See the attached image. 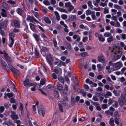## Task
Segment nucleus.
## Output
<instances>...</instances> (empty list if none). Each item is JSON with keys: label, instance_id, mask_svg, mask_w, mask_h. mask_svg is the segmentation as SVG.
<instances>
[{"label": "nucleus", "instance_id": "obj_3", "mask_svg": "<svg viewBox=\"0 0 126 126\" xmlns=\"http://www.w3.org/2000/svg\"><path fill=\"white\" fill-rule=\"evenodd\" d=\"M10 66L11 67H10V69L13 73L17 76L20 75V72L19 71L15 68L13 66L11 65Z\"/></svg>", "mask_w": 126, "mask_h": 126}, {"label": "nucleus", "instance_id": "obj_58", "mask_svg": "<svg viewBox=\"0 0 126 126\" xmlns=\"http://www.w3.org/2000/svg\"><path fill=\"white\" fill-rule=\"evenodd\" d=\"M92 99L94 101H96L98 100V98L95 95L94 96H93Z\"/></svg>", "mask_w": 126, "mask_h": 126}, {"label": "nucleus", "instance_id": "obj_8", "mask_svg": "<svg viewBox=\"0 0 126 126\" xmlns=\"http://www.w3.org/2000/svg\"><path fill=\"white\" fill-rule=\"evenodd\" d=\"M29 25L31 29L33 32H37L38 31L36 28L35 25L31 23H30Z\"/></svg>", "mask_w": 126, "mask_h": 126}, {"label": "nucleus", "instance_id": "obj_63", "mask_svg": "<svg viewBox=\"0 0 126 126\" xmlns=\"http://www.w3.org/2000/svg\"><path fill=\"white\" fill-rule=\"evenodd\" d=\"M92 19L93 20H96V18L94 14H93L91 15Z\"/></svg>", "mask_w": 126, "mask_h": 126}, {"label": "nucleus", "instance_id": "obj_50", "mask_svg": "<svg viewBox=\"0 0 126 126\" xmlns=\"http://www.w3.org/2000/svg\"><path fill=\"white\" fill-rule=\"evenodd\" d=\"M38 90L41 93L45 95L46 96H47V94L45 92H44L41 89L38 88Z\"/></svg>", "mask_w": 126, "mask_h": 126}, {"label": "nucleus", "instance_id": "obj_59", "mask_svg": "<svg viewBox=\"0 0 126 126\" xmlns=\"http://www.w3.org/2000/svg\"><path fill=\"white\" fill-rule=\"evenodd\" d=\"M118 102L117 101H116L114 104L112 105V106L114 108H117L118 107Z\"/></svg>", "mask_w": 126, "mask_h": 126}, {"label": "nucleus", "instance_id": "obj_47", "mask_svg": "<svg viewBox=\"0 0 126 126\" xmlns=\"http://www.w3.org/2000/svg\"><path fill=\"white\" fill-rule=\"evenodd\" d=\"M43 32H41V33L40 35L41 36V37L42 38H47L46 36L44 34V33Z\"/></svg>", "mask_w": 126, "mask_h": 126}, {"label": "nucleus", "instance_id": "obj_23", "mask_svg": "<svg viewBox=\"0 0 126 126\" xmlns=\"http://www.w3.org/2000/svg\"><path fill=\"white\" fill-rule=\"evenodd\" d=\"M29 80L28 79H26L24 81V85L26 86H28L29 84Z\"/></svg>", "mask_w": 126, "mask_h": 126}, {"label": "nucleus", "instance_id": "obj_61", "mask_svg": "<svg viewBox=\"0 0 126 126\" xmlns=\"http://www.w3.org/2000/svg\"><path fill=\"white\" fill-rule=\"evenodd\" d=\"M13 94L11 93H8L7 94V96L9 98L13 96Z\"/></svg>", "mask_w": 126, "mask_h": 126}, {"label": "nucleus", "instance_id": "obj_35", "mask_svg": "<svg viewBox=\"0 0 126 126\" xmlns=\"http://www.w3.org/2000/svg\"><path fill=\"white\" fill-rule=\"evenodd\" d=\"M7 2L8 3L11 4H14L16 3V2L12 0H9L7 1Z\"/></svg>", "mask_w": 126, "mask_h": 126}, {"label": "nucleus", "instance_id": "obj_51", "mask_svg": "<svg viewBox=\"0 0 126 126\" xmlns=\"http://www.w3.org/2000/svg\"><path fill=\"white\" fill-rule=\"evenodd\" d=\"M92 14V12L90 10H88L86 12V14L87 15H90Z\"/></svg>", "mask_w": 126, "mask_h": 126}, {"label": "nucleus", "instance_id": "obj_16", "mask_svg": "<svg viewBox=\"0 0 126 126\" xmlns=\"http://www.w3.org/2000/svg\"><path fill=\"white\" fill-rule=\"evenodd\" d=\"M41 48H40V51L41 53H42V51L44 52L45 53L48 50V48L46 47H44L43 46L41 47Z\"/></svg>", "mask_w": 126, "mask_h": 126}, {"label": "nucleus", "instance_id": "obj_39", "mask_svg": "<svg viewBox=\"0 0 126 126\" xmlns=\"http://www.w3.org/2000/svg\"><path fill=\"white\" fill-rule=\"evenodd\" d=\"M120 58V57H119V55H117L116 57L114 56L113 58V61L115 62L116 61V60L119 59Z\"/></svg>", "mask_w": 126, "mask_h": 126}, {"label": "nucleus", "instance_id": "obj_26", "mask_svg": "<svg viewBox=\"0 0 126 126\" xmlns=\"http://www.w3.org/2000/svg\"><path fill=\"white\" fill-rule=\"evenodd\" d=\"M15 36V34L13 32H12L10 33L9 34V39H14Z\"/></svg>", "mask_w": 126, "mask_h": 126}, {"label": "nucleus", "instance_id": "obj_2", "mask_svg": "<svg viewBox=\"0 0 126 126\" xmlns=\"http://www.w3.org/2000/svg\"><path fill=\"white\" fill-rule=\"evenodd\" d=\"M38 110L39 114L40 115H42V116L44 117L46 112L44 106L42 105H39L38 106Z\"/></svg>", "mask_w": 126, "mask_h": 126}, {"label": "nucleus", "instance_id": "obj_31", "mask_svg": "<svg viewBox=\"0 0 126 126\" xmlns=\"http://www.w3.org/2000/svg\"><path fill=\"white\" fill-rule=\"evenodd\" d=\"M98 39L99 41L102 42H104L105 40V39L104 37L100 36L98 37Z\"/></svg>", "mask_w": 126, "mask_h": 126}, {"label": "nucleus", "instance_id": "obj_9", "mask_svg": "<svg viewBox=\"0 0 126 126\" xmlns=\"http://www.w3.org/2000/svg\"><path fill=\"white\" fill-rule=\"evenodd\" d=\"M10 116L13 120L17 119L19 118L18 115L16 114V112L15 111L12 112V115Z\"/></svg>", "mask_w": 126, "mask_h": 126}, {"label": "nucleus", "instance_id": "obj_10", "mask_svg": "<svg viewBox=\"0 0 126 126\" xmlns=\"http://www.w3.org/2000/svg\"><path fill=\"white\" fill-rule=\"evenodd\" d=\"M34 53L35 56L36 58H39L40 53L37 47L34 48Z\"/></svg>", "mask_w": 126, "mask_h": 126}, {"label": "nucleus", "instance_id": "obj_62", "mask_svg": "<svg viewBox=\"0 0 126 126\" xmlns=\"http://www.w3.org/2000/svg\"><path fill=\"white\" fill-rule=\"evenodd\" d=\"M22 25H23L26 28L28 27V25L27 24L26 22L25 21H23Z\"/></svg>", "mask_w": 126, "mask_h": 126}, {"label": "nucleus", "instance_id": "obj_20", "mask_svg": "<svg viewBox=\"0 0 126 126\" xmlns=\"http://www.w3.org/2000/svg\"><path fill=\"white\" fill-rule=\"evenodd\" d=\"M109 123L110 125L111 126H114V120L112 117H111L110 118Z\"/></svg>", "mask_w": 126, "mask_h": 126}, {"label": "nucleus", "instance_id": "obj_37", "mask_svg": "<svg viewBox=\"0 0 126 126\" xmlns=\"http://www.w3.org/2000/svg\"><path fill=\"white\" fill-rule=\"evenodd\" d=\"M52 85L51 84H48L46 87V89L47 91L50 90L52 88Z\"/></svg>", "mask_w": 126, "mask_h": 126}, {"label": "nucleus", "instance_id": "obj_17", "mask_svg": "<svg viewBox=\"0 0 126 126\" xmlns=\"http://www.w3.org/2000/svg\"><path fill=\"white\" fill-rule=\"evenodd\" d=\"M14 25L15 27L17 28H19L20 26V23L19 21L16 20L14 21Z\"/></svg>", "mask_w": 126, "mask_h": 126}, {"label": "nucleus", "instance_id": "obj_30", "mask_svg": "<svg viewBox=\"0 0 126 126\" xmlns=\"http://www.w3.org/2000/svg\"><path fill=\"white\" fill-rule=\"evenodd\" d=\"M19 110L21 111V114L22 112L23 111V107L22 104L21 103H20V107L19 108Z\"/></svg>", "mask_w": 126, "mask_h": 126}, {"label": "nucleus", "instance_id": "obj_60", "mask_svg": "<svg viewBox=\"0 0 126 126\" xmlns=\"http://www.w3.org/2000/svg\"><path fill=\"white\" fill-rule=\"evenodd\" d=\"M58 10L62 12H65L66 11L65 9L63 8H59Z\"/></svg>", "mask_w": 126, "mask_h": 126}, {"label": "nucleus", "instance_id": "obj_36", "mask_svg": "<svg viewBox=\"0 0 126 126\" xmlns=\"http://www.w3.org/2000/svg\"><path fill=\"white\" fill-rule=\"evenodd\" d=\"M58 79L62 83H63L64 80L63 77H58Z\"/></svg>", "mask_w": 126, "mask_h": 126}, {"label": "nucleus", "instance_id": "obj_54", "mask_svg": "<svg viewBox=\"0 0 126 126\" xmlns=\"http://www.w3.org/2000/svg\"><path fill=\"white\" fill-rule=\"evenodd\" d=\"M20 30L19 29L15 28L13 30V32L14 33H17L20 32Z\"/></svg>", "mask_w": 126, "mask_h": 126}, {"label": "nucleus", "instance_id": "obj_42", "mask_svg": "<svg viewBox=\"0 0 126 126\" xmlns=\"http://www.w3.org/2000/svg\"><path fill=\"white\" fill-rule=\"evenodd\" d=\"M61 17L63 19L65 20L67 18V16L65 14H62L61 15Z\"/></svg>", "mask_w": 126, "mask_h": 126}, {"label": "nucleus", "instance_id": "obj_28", "mask_svg": "<svg viewBox=\"0 0 126 126\" xmlns=\"http://www.w3.org/2000/svg\"><path fill=\"white\" fill-rule=\"evenodd\" d=\"M53 42L55 47H56L57 46V43L56 40L55 38H54L53 39Z\"/></svg>", "mask_w": 126, "mask_h": 126}, {"label": "nucleus", "instance_id": "obj_14", "mask_svg": "<svg viewBox=\"0 0 126 126\" xmlns=\"http://www.w3.org/2000/svg\"><path fill=\"white\" fill-rule=\"evenodd\" d=\"M16 11L17 13L21 16L22 15V14L24 11L23 10L20 8H17Z\"/></svg>", "mask_w": 126, "mask_h": 126}, {"label": "nucleus", "instance_id": "obj_1", "mask_svg": "<svg viewBox=\"0 0 126 126\" xmlns=\"http://www.w3.org/2000/svg\"><path fill=\"white\" fill-rule=\"evenodd\" d=\"M0 63L1 66L4 70L7 72L10 71V69H11L10 67H11L10 66L12 65H11L8 64V66L5 62L3 60L1 61Z\"/></svg>", "mask_w": 126, "mask_h": 126}, {"label": "nucleus", "instance_id": "obj_49", "mask_svg": "<svg viewBox=\"0 0 126 126\" xmlns=\"http://www.w3.org/2000/svg\"><path fill=\"white\" fill-rule=\"evenodd\" d=\"M114 116H116L117 117H120V115L118 114V111H115L114 114Z\"/></svg>", "mask_w": 126, "mask_h": 126}, {"label": "nucleus", "instance_id": "obj_40", "mask_svg": "<svg viewBox=\"0 0 126 126\" xmlns=\"http://www.w3.org/2000/svg\"><path fill=\"white\" fill-rule=\"evenodd\" d=\"M113 92L114 95L116 96H118L120 95V94L119 93L117 92V91L116 90H113Z\"/></svg>", "mask_w": 126, "mask_h": 126}, {"label": "nucleus", "instance_id": "obj_11", "mask_svg": "<svg viewBox=\"0 0 126 126\" xmlns=\"http://www.w3.org/2000/svg\"><path fill=\"white\" fill-rule=\"evenodd\" d=\"M43 19L45 22L46 23L49 24L51 23V22L48 17L44 16L43 17Z\"/></svg>", "mask_w": 126, "mask_h": 126}, {"label": "nucleus", "instance_id": "obj_15", "mask_svg": "<svg viewBox=\"0 0 126 126\" xmlns=\"http://www.w3.org/2000/svg\"><path fill=\"white\" fill-rule=\"evenodd\" d=\"M9 22L8 20H5L2 22L3 28L4 29H6L7 28V27L8 25L7 23Z\"/></svg>", "mask_w": 126, "mask_h": 126}, {"label": "nucleus", "instance_id": "obj_24", "mask_svg": "<svg viewBox=\"0 0 126 126\" xmlns=\"http://www.w3.org/2000/svg\"><path fill=\"white\" fill-rule=\"evenodd\" d=\"M80 55L82 57H85L86 56H88V52H85L81 53Z\"/></svg>", "mask_w": 126, "mask_h": 126}, {"label": "nucleus", "instance_id": "obj_13", "mask_svg": "<svg viewBox=\"0 0 126 126\" xmlns=\"http://www.w3.org/2000/svg\"><path fill=\"white\" fill-rule=\"evenodd\" d=\"M32 35L36 42H38L40 40V37L36 33H33Z\"/></svg>", "mask_w": 126, "mask_h": 126}, {"label": "nucleus", "instance_id": "obj_45", "mask_svg": "<svg viewBox=\"0 0 126 126\" xmlns=\"http://www.w3.org/2000/svg\"><path fill=\"white\" fill-rule=\"evenodd\" d=\"M58 106L59 110L62 112H63V109L62 107V105L60 104H58Z\"/></svg>", "mask_w": 126, "mask_h": 126}, {"label": "nucleus", "instance_id": "obj_52", "mask_svg": "<svg viewBox=\"0 0 126 126\" xmlns=\"http://www.w3.org/2000/svg\"><path fill=\"white\" fill-rule=\"evenodd\" d=\"M119 62H117L115 63H114L113 64L114 66H115V67L116 68H117L119 67Z\"/></svg>", "mask_w": 126, "mask_h": 126}, {"label": "nucleus", "instance_id": "obj_53", "mask_svg": "<svg viewBox=\"0 0 126 126\" xmlns=\"http://www.w3.org/2000/svg\"><path fill=\"white\" fill-rule=\"evenodd\" d=\"M69 8L68 10L69 12H71V11L73 10L74 8V7L73 5H71L70 7H68Z\"/></svg>", "mask_w": 126, "mask_h": 126}, {"label": "nucleus", "instance_id": "obj_12", "mask_svg": "<svg viewBox=\"0 0 126 126\" xmlns=\"http://www.w3.org/2000/svg\"><path fill=\"white\" fill-rule=\"evenodd\" d=\"M118 102L119 104L122 106H123L124 104L125 105H126V101L125 100V101L121 98H119L118 100Z\"/></svg>", "mask_w": 126, "mask_h": 126}, {"label": "nucleus", "instance_id": "obj_22", "mask_svg": "<svg viewBox=\"0 0 126 126\" xmlns=\"http://www.w3.org/2000/svg\"><path fill=\"white\" fill-rule=\"evenodd\" d=\"M113 40V37L112 36H110L107 39V41L108 43H110Z\"/></svg>", "mask_w": 126, "mask_h": 126}, {"label": "nucleus", "instance_id": "obj_25", "mask_svg": "<svg viewBox=\"0 0 126 126\" xmlns=\"http://www.w3.org/2000/svg\"><path fill=\"white\" fill-rule=\"evenodd\" d=\"M46 80L45 79H41L40 81V85H44L46 81Z\"/></svg>", "mask_w": 126, "mask_h": 126}, {"label": "nucleus", "instance_id": "obj_27", "mask_svg": "<svg viewBox=\"0 0 126 126\" xmlns=\"http://www.w3.org/2000/svg\"><path fill=\"white\" fill-rule=\"evenodd\" d=\"M68 91H66L64 89H63L61 93V94H63L64 95H66L68 94Z\"/></svg>", "mask_w": 126, "mask_h": 126}, {"label": "nucleus", "instance_id": "obj_46", "mask_svg": "<svg viewBox=\"0 0 126 126\" xmlns=\"http://www.w3.org/2000/svg\"><path fill=\"white\" fill-rule=\"evenodd\" d=\"M114 7L115 8L118 9L121 8V6L120 5H118L117 4H114Z\"/></svg>", "mask_w": 126, "mask_h": 126}, {"label": "nucleus", "instance_id": "obj_55", "mask_svg": "<svg viewBox=\"0 0 126 126\" xmlns=\"http://www.w3.org/2000/svg\"><path fill=\"white\" fill-rule=\"evenodd\" d=\"M4 110V108L3 106H0V113H2Z\"/></svg>", "mask_w": 126, "mask_h": 126}, {"label": "nucleus", "instance_id": "obj_18", "mask_svg": "<svg viewBox=\"0 0 126 126\" xmlns=\"http://www.w3.org/2000/svg\"><path fill=\"white\" fill-rule=\"evenodd\" d=\"M54 97L56 98H57L59 97V95L58 91L55 89H54Z\"/></svg>", "mask_w": 126, "mask_h": 126}, {"label": "nucleus", "instance_id": "obj_4", "mask_svg": "<svg viewBox=\"0 0 126 126\" xmlns=\"http://www.w3.org/2000/svg\"><path fill=\"white\" fill-rule=\"evenodd\" d=\"M26 20L27 21H30L31 22H32L33 21H34L38 23H39V22L36 20L34 17L28 15L27 16Z\"/></svg>", "mask_w": 126, "mask_h": 126}, {"label": "nucleus", "instance_id": "obj_38", "mask_svg": "<svg viewBox=\"0 0 126 126\" xmlns=\"http://www.w3.org/2000/svg\"><path fill=\"white\" fill-rule=\"evenodd\" d=\"M43 3L46 5H50V4L48 0H46L44 1L43 2Z\"/></svg>", "mask_w": 126, "mask_h": 126}, {"label": "nucleus", "instance_id": "obj_19", "mask_svg": "<svg viewBox=\"0 0 126 126\" xmlns=\"http://www.w3.org/2000/svg\"><path fill=\"white\" fill-rule=\"evenodd\" d=\"M9 42L10 44L9 45V46L10 47H12L14 42V39H9Z\"/></svg>", "mask_w": 126, "mask_h": 126}, {"label": "nucleus", "instance_id": "obj_33", "mask_svg": "<svg viewBox=\"0 0 126 126\" xmlns=\"http://www.w3.org/2000/svg\"><path fill=\"white\" fill-rule=\"evenodd\" d=\"M57 88L60 91L62 90L63 87L62 85L60 84H58L57 85Z\"/></svg>", "mask_w": 126, "mask_h": 126}, {"label": "nucleus", "instance_id": "obj_34", "mask_svg": "<svg viewBox=\"0 0 126 126\" xmlns=\"http://www.w3.org/2000/svg\"><path fill=\"white\" fill-rule=\"evenodd\" d=\"M92 1L90 0H89L87 4L88 5V6L89 7L91 8L92 9L93 8V5H92Z\"/></svg>", "mask_w": 126, "mask_h": 126}, {"label": "nucleus", "instance_id": "obj_48", "mask_svg": "<svg viewBox=\"0 0 126 126\" xmlns=\"http://www.w3.org/2000/svg\"><path fill=\"white\" fill-rule=\"evenodd\" d=\"M65 6L67 7H68L71 5V3L70 2L65 3Z\"/></svg>", "mask_w": 126, "mask_h": 126}, {"label": "nucleus", "instance_id": "obj_21", "mask_svg": "<svg viewBox=\"0 0 126 126\" xmlns=\"http://www.w3.org/2000/svg\"><path fill=\"white\" fill-rule=\"evenodd\" d=\"M97 67L98 70L99 71H101L103 67V66H101V64H97Z\"/></svg>", "mask_w": 126, "mask_h": 126}, {"label": "nucleus", "instance_id": "obj_56", "mask_svg": "<svg viewBox=\"0 0 126 126\" xmlns=\"http://www.w3.org/2000/svg\"><path fill=\"white\" fill-rule=\"evenodd\" d=\"M10 102L12 103H15V100L14 97L11 98L10 100Z\"/></svg>", "mask_w": 126, "mask_h": 126}, {"label": "nucleus", "instance_id": "obj_29", "mask_svg": "<svg viewBox=\"0 0 126 126\" xmlns=\"http://www.w3.org/2000/svg\"><path fill=\"white\" fill-rule=\"evenodd\" d=\"M59 61H59L60 63L59 64H58V66H61V65L64 66L65 65V63L64 62L61 61L60 60Z\"/></svg>", "mask_w": 126, "mask_h": 126}, {"label": "nucleus", "instance_id": "obj_5", "mask_svg": "<svg viewBox=\"0 0 126 126\" xmlns=\"http://www.w3.org/2000/svg\"><path fill=\"white\" fill-rule=\"evenodd\" d=\"M46 57L47 63L49 65L51 66L52 65L51 62L52 61V59L51 55L50 54H47Z\"/></svg>", "mask_w": 126, "mask_h": 126}, {"label": "nucleus", "instance_id": "obj_64", "mask_svg": "<svg viewBox=\"0 0 126 126\" xmlns=\"http://www.w3.org/2000/svg\"><path fill=\"white\" fill-rule=\"evenodd\" d=\"M102 78L103 76L101 75H98L97 76V79L99 80H100Z\"/></svg>", "mask_w": 126, "mask_h": 126}, {"label": "nucleus", "instance_id": "obj_43", "mask_svg": "<svg viewBox=\"0 0 126 126\" xmlns=\"http://www.w3.org/2000/svg\"><path fill=\"white\" fill-rule=\"evenodd\" d=\"M71 103L72 106L74 105L75 104V102L74 97L72 98L71 99Z\"/></svg>", "mask_w": 126, "mask_h": 126}, {"label": "nucleus", "instance_id": "obj_32", "mask_svg": "<svg viewBox=\"0 0 126 126\" xmlns=\"http://www.w3.org/2000/svg\"><path fill=\"white\" fill-rule=\"evenodd\" d=\"M111 34L109 32H106L104 34V36L105 37L110 36Z\"/></svg>", "mask_w": 126, "mask_h": 126}, {"label": "nucleus", "instance_id": "obj_44", "mask_svg": "<svg viewBox=\"0 0 126 126\" xmlns=\"http://www.w3.org/2000/svg\"><path fill=\"white\" fill-rule=\"evenodd\" d=\"M66 45L68 48L70 49L71 48V46L70 43L67 42L66 43Z\"/></svg>", "mask_w": 126, "mask_h": 126}, {"label": "nucleus", "instance_id": "obj_57", "mask_svg": "<svg viewBox=\"0 0 126 126\" xmlns=\"http://www.w3.org/2000/svg\"><path fill=\"white\" fill-rule=\"evenodd\" d=\"M38 28L40 29L39 30H41L43 32H45V30L42 27L39 25H38Z\"/></svg>", "mask_w": 126, "mask_h": 126}, {"label": "nucleus", "instance_id": "obj_6", "mask_svg": "<svg viewBox=\"0 0 126 126\" xmlns=\"http://www.w3.org/2000/svg\"><path fill=\"white\" fill-rule=\"evenodd\" d=\"M3 52L5 53L4 57L5 60L8 62L11 63L12 62V60L11 58L8 56V54L6 53L4 50H3Z\"/></svg>", "mask_w": 126, "mask_h": 126}, {"label": "nucleus", "instance_id": "obj_41", "mask_svg": "<svg viewBox=\"0 0 126 126\" xmlns=\"http://www.w3.org/2000/svg\"><path fill=\"white\" fill-rule=\"evenodd\" d=\"M114 121L115 123L117 125H119V120L118 119L117 117H115L114 118Z\"/></svg>", "mask_w": 126, "mask_h": 126}, {"label": "nucleus", "instance_id": "obj_7", "mask_svg": "<svg viewBox=\"0 0 126 126\" xmlns=\"http://www.w3.org/2000/svg\"><path fill=\"white\" fill-rule=\"evenodd\" d=\"M98 61L101 63H104L105 62V59L103 55L101 54V55L97 57Z\"/></svg>", "mask_w": 126, "mask_h": 126}]
</instances>
